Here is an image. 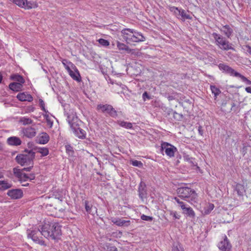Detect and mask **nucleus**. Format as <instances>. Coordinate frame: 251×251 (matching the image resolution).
Wrapping results in <instances>:
<instances>
[{
  "mask_svg": "<svg viewBox=\"0 0 251 251\" xmlns=\"http://www.w3.org/2000/svg\"><path fill=\"white\" fill-rule=\"evenodd\" d=\"M172 251H184L181 248H178L177 247H175L172 249Z\"/></svg>",
  "mask_w": 251,
  "mask_h": 251,
  "instance_id": "nucleus-54",
  "label": "nucleus"
},
{
  "mask_svg": "<svg viewBox=\"0 0 251 251\" xmlns=\"http://www.w3.org/2000/svg\"><path fill=\"white\" fill-rule=\"evenodd\" d=\"M142 98L144 101H145L146 99L150 100L151 99V97L146 91L143 94Z\"/></svg>",
  "mask_w": 251,
  "mask_h": 251,
  "instance_id": "nucleus-52",
  "label": "nucleus"
},
{
  "mask_svg": "<svg viewBox=\"0 0 251 251\" xmlns=\"http://www.w3.org/2000/svg\"><path fill=\"white\" fill-rule=\"evenodd\" d=\"M220 30L223 32L227 38H230L233 33V29L227 25H223L222 28L220 29Z\"/></svg>",
  "mask_w": 251,
  "mask_h": 251,
  "instance_id": "nucleus-19",
  "label": "nucleus"
},
{
  "mask_svg": "<svg viewBox=\"0 0 251 251\" xmlns=\"http://www.w3.org/2000/svg\"><path fill=\"white\" fill-rule=\"evenodd\" d=\"M218 248L221 251H230L231 246L229 243L227 238L225 236L223 241H221L218 244Z\"/></svg>",
  "mask_w": 251,
  "mask_h": 251,
  "instance_id": "nucleus-12",
  "label": "nucleus"
},
{
  "mask_svg": "<svg viewBox=\"0 0 251 251\" xmlns=\"http://www.w3.org/2000/svg\"><path fill=\"white\" fill-rule=\"evenodd\" d=\"M164 151L167 156L173 157L177 150L176 147L169 143L162 142L161 144V151Z\"/></svg>",
  "mask_w": 251,
  "mask_h": 251,
  "instance_id": "nucleus-9",
  "label": "nucleus"
},
{
  "mask_svg": "<svg viewBox=\"0 0 251 251\" xmlns=\"http://www.w3.org/2000/svg\"><path fill=\"white\" fill-rule=\"evenodd\" d=\"M25 80L22 76L17 74V92L21 91Z\"/></svg>",
  "mask_w": 251,
  "mask_h": 251,
  "instance_id": "nucleus-21",
  "label": "nucleus"
},
{
  "mask_svg": "<svg viewBox=\"0 0 251 251\" xmlns=\"http://www.w3.org/2000/svg\"><path fill=\"white\" fill-rule=\"evenodd\" d=\"M25 153L17 155V162L21 165H28L29 167L24 168V170H26L30 172L33 167V159L35 156V153L31 150L28 151L25 149Z\"/></svg>",
  "mask_w": 251,
  "mask_h": 251,
  "instance_id": "nucleus-3",
  "label": "nucleus"
},
{
  "mask_svg": "<svg viewBox=\"0 0 251 251\" xmlns=\"http://www.w3.org/2000/svg\"><path fill=\"white\" fill-rule=\"evenodd\" d=\"M65 115L67 116V121L75 136L80 139H85L86 132L80 127L82 122L78 119L76 113L73 109H70L68 112L65 111Z\"/></svg>",
  "mask_w": 251,
  "mask_h": 251,
  "instance_id": "nucleus-1",
  "label": "nucleus"
},
{
  "mask_svg": "<svg viewBox=\"0 0 251 251\" xmlns=\"http://www.w3.org/2000/svg\"><path fill=\"white\" fill-rule=\"evenodd\" d=\"M58 200H59L60 201H62V200H63V197L62 196H60V197H58L57 198Z\"/></svg>",
  "mask_w": 251,
  "mask_h": 251,
  "instance_id": "nucleus-63",
  "label": "nucleus"
},
{
  "mask_svg": "<svg viewBox=\"0 0 251 251\" xmlns=\"http://www.w3.org/2000/svg\"><path fill=\"white\" fill-rule=\"evenodd\" d=\"M26 171V170L18 169H17V178L18 181L20 182L22 185L23 186H27L29 185L28 183H23L28 180H32L35 179V176L34 173L27 174L25 172Z\"/></svg>",
  "mask_w": 251,
  "mask_h": 251,
  "instance_id": "nucleus-7",
  "label": "nucleus"
},
{
  "mask_svg": "<svg viewBox=\"0 0 251 251\" xmlns=\"http://www.w3.org/2000/svg\"><path fill=\"white\" fill-rule=\"evenodd\" d=\"M63 64L64 65L65 67V68L67 70L68 72L69 73L70 72H71V71H72V70L71 69V68H70L69 66L66 65L64 62H63Z\"/></svg>",
  "mask_w": 251,
  "mask_h": 251,
  "instance_id": "nucleus-56",
  "label": "nucleus"
},
{
  "mask_svg": "<svg viewBox=\"0 0 251 251\" xmlns=\"http://www.w3.org/2000/svg\"><path fill=\"white\" fill-rule=\"evenodd\" d=\"M13 170L14 173L15 174L16 173V168H13Z\"/></svg>",
  "mask_w": 251,
  "mask_h": 251,
  "instance_id": "nucleus-64",
  "label": "nucleus"
},
{
  "mask_svg": "<svg viewBox=\"0 0 251 251\" xmlns=\"http://www.w3.org/2000/svg\"><path fill=\"white\" fill-rule=\"evenodd\" d=\"M7 195L12 199H16V190L13 189L7 192Z\"/></svg>",
  "mask_w": 251,
  "mask_h": 251,
  "instance_id": "nucleus-46",
  "label": "nucleus"
},
{
  "mask_svg": "<svg viewBox=\"0 0 251 251\" xmlns=\"http://www.w3.org/2000/svg\"><path fill=\"white\" fill-rule=\"evenodd\" d=\"M210 87L212 93L214 96V99L216 100L217 96L221 93V90L214 85H211Z\"/></svg>",
  "mask_w": 251,
  "mask_h": 251,
  "instance_id": "nucleus-28",
  "label": "nucleus"
},
{
  "mask_svg": "<svg viewBox=\"0 0 251 251\" xmlns=\"http://www.w3.org/2000/svg\"><path fill=\"white\" fill-rule=\"evenodd\" d=\"M145 40V37L141 33L134 31V33L131 40V43L143 42Z\"/></svg>",
  "mask_w": 251,
  "mask_h": 251,
  "instance_id": "nucleus-18",
  "label": "nucleus"
},
{
  "mask_svg": "<svg viewBox=\"0 0 251 251\" xmlns=\"http://www.w3.org/2000/svg\"><path fill=\"white\" fill-rule=\"evenodd\" d=\"M198 130H199V132L200 134L202 135L203 134V131H202V130L201 129V126H200L199 127Z\"/></svg>",
  "mask_w": 251,
  "mask_h": 251,
  "instance_id": "nucleus-60",
  "label": "nucleus"
},
{
  "mask_svg": "<svg viewBox=\"0 0 251 251\" xmlns=\"http://www.w3.org/2000/svg\"><path fill=\"white\" fill-rule=\"evenodd\" d=\"M131 164L133 166H136V167H138L139 168H141L143 167V163L140 161H138V160H132Z\"/></svg>",
  "mask_w": 251,
  "mask_h": 251,
  "instance_id": "nucleus-41",
  "label": "nucleus"
},
{
  "mask_svg": "<svg viewBox=\"0 0 251 251\" xmlns=\"http://www.w3.org/2000/svg\"><path fill=\"white\" fill-rule=\"evenodd\" d=\"M98 42L99 44L103 47H107L109 45V42L108 40L100 38L99 39Z\"/></svg>",
  "mask_w": 251,
  "mask_h": 251,
  "instance_id": "nucleus-39",
  "label": "nucleus"
},
{
  "mask_svg": "<svg viewBox=\"0 0 251 251\" xmlns=\"http://www.w3.org/2000/svg\"><path fill=\"white\" fill-rule=\"evenodd\" d=\"M7 143L9 145H16V137H10L7 139Z\"/></svg>",
  "mask_w": 251,
  "mask_h": 251,
  "instance_id": "nucleus-42",
  "label": "nucleus"
},
{
  "mask_svg": "<svg viewBox=\"0 0 251 251\" xmlns=\"http://www.w3.org/2000/svg\"><path fill=\"white\" fill-rule=\"evenodd\" d=\"M249 147H250L249 145L243 144V147L241 150V152L243 154V156L247 153L248 148Z\"/></svg>",
  "mask_w": 251,
  "mask_h": 251,
  "instance_id": "nucleus-43",
  "label": "nucleus"
},
{
  "mask_svg": "<svg viewBox=\"0 0 251 251\" xmlns=\"http://www.w3.org/2000/svg\"><path fill=\"white\" fill-rule=\"evenodd\" d=\"M12 184L7 181L0 180V191H3L10 188Z\"/></svg>",
  "mask_w": 251,
  "mask_h": 251,
  "instance_id": "nucleus-27",
  "label": "nucleus"
},
{
  "mask_svg": "<svg viewBox=\"0 0 251 251\" xmlns=\"http://www.w3.org/2000/svg\"><path fill=\"white\" fill-rule=\"evenodd\" d=\"M170 215L172 216L174 220L179 219L180 216L177 214L176 211H170Z\"/></svg>",
  "mask_w": 251,
  "mask_h": 251,
  "instance_id": "nucleus-47",
  "label": "nucleus"
},
{
  "mask_svg": "<svg viewBox=\"0 0 251 251\" xmlns=\"http://www.w3.org/2000/svg\"><path fill=\"white\" fill-rule=\"evenodd\" d=\"M23 133L24 136L29 138H32L36 134V129L32 127H28L23 129Z\"/></svg>",
  "mask_w": 251,
  "mask_h": 251,
  "instance_id": "nucleus-15",
  "label": "nucleus"
},
{
  "mask_svg": "<svg viewBox=\"0 0 251 251\" xmlns=\"http://www.w3.org/2000/svg\"><path fill=\"white\" fill-rule=\"evenodd\" d=\"M134 31L133 29L130 28H126L122 30L121 33L123 36V38L126 41L127 43H131Z\"/></svg>",
  "mask_w": 251,
  "mask_h": 251,
  "instance_id": "nucleus-13",
  "label": "nucleus"
},
{
  "mask_svg": "<svg viewBox=\"0 0 251 251\" xmlns=\"http://www.w3.org/2000/svg\"><path fill=\"white\" fill-rule=\"evenodd\" d=\"M180 9H179L178 7H175V6H171L170 7V10L171 12H174V13L176 15V16L178 18L177 15L178 13V11Z\"/></svg>",
  "mask_w": 251,
  "mask_h": 251,
  "instance_id": "nucleus-44",
  "label": "nucleus"
},
{
  "mask_svg": "<svg viewBox=\"0 0 251 251\" xmlns=\"http://www.w3.org/2000/svg\"><path fill=\"white\" fill-rule=\"evenodd\" d=\"M42 226V236L50 240H58L62 235V226L58 223H45Z\"/></svg>",
  "mask_w": 251,
  "mask_h": 251,
  "instance_id": "nucleus-2",
  "label": "nucleus"
},
{
  "mask_svg": "<svg viewBox=\"0 0 251 251\" xmlns=\"http://www.w3.org/2000/svg\"><path fill=\"white\" fill-rule=\"evenodd\" d=\"M84 204L85 208L87 213L93 214L92 212V210L93 208L92 205L89 203V201H84Z\"/></svg>",
  "mask_w": 251,
  "mask_h": 251,
  "instance_id": "nucleus-33",
  "label": "nucleus"
},
{
  "mask_svg": "<svg viewBox=\"0 0 251 251\" xmlns=\"http://www.w3.org/2000/svg\"><path fill=\"white\" fill-rule=\"evenodd\" d=\"M177 194L180 198L188 201H196L197 194L196 191L188 187H182L177 189Z\"/></svg>",
  "mask_w": 251,
  "mask_h": 251,
  "instance_id": "nucleus-4",
  "label": "nucleus"
},
{
  "mask_svg": "<svg viewBox=\"0 0 251 251\" xmlns=\"http://www.w3.org/2000/svg\"><path fill=\"white\" fill-rule=\"evenodd\" d=\"M27 236L32 241L41 246H46L45 241L42 239V226L40 225L38 228H32L27 230Z\"/></svg>",
  "mask_w": 251,
  "mask_h": 251,
  "instance_id": "nucleus-5",
  "label": "nucleus"
},
{
  "mask_svg": "<svg viewBox=\"0 0 251 251\" xmlns=\"http://www.w3.org/2000/svg\"><path fill=\"white\" fill-rule=\"evenodd\" d=\"M245 90L246 91V92H247L248 93H251V87H247L245 88Z\"/></svg>",
  "mask_w": 251,
  "mask_h": 251,
  "instance_id": "nucleus-57",
  "label": "nucleus"
},
{
  "mask_svg": "<svg viewBox=\"0 0 251 251\" xmlns=\"http://www.w3.org/2000/svg\"><path fill=\"white\" fill-rule=\"evenodd\" d=\"M37 151L40 153L42 156H47L49 152V150L47 148H39L37 149Z\"/></svg>",
  "mask_w": 251,
  "mask_h": 251,
  "instance_id": "nucleus-34",
  "label": "nucleus"
},
{
  "mask_svg": "<svg viewBox=\"0 0 251 251\" xmlns=\"http://www.w3.org/2000/svg\"><path fill=\"white\" fill-rule=\"evenodd\" d=\"M138 192L139 197L142 201L147 198V186L144 182L142 181L140 182L138 186Z\"/></svg>",
  "mask_w": 251,
  "mask_h": 251,
  "instance_id": "nucleus-10",
  "label": "nucleus"
},
{
  "mask_svg": "<svg viewBox=\"0 0 251 251\" xmlns=\"http://www.w3.org/2000/svg\"><path fill=\"white\" fill-rule=\"evenodd\" d=\"M218 67L221 71H223V73L229 74L230 75L235 76V74L236 73H238L232 68L224 63L219 64Z\"/></svg>",
  "mask_w": 251,
  "mask_h": 251,
  "instance_id": "nucleus-11",
  "label": "nucleus"
},
{
  "mask_svg": "<svg viewBox=\"0 0 251 251\" xmlns=\"http://www.w3.org/2000/svg\"><path fill=\"white\" fill-rule=\"evenodd\" d=\"M182 210L183 211V213L184 215H186L187 217H189V218L194 219L195 217V213L193 209L189 206H187L186 205H185L182 208Z\"/></svg>",
  "mask_w": 251,
  "mask_h": 251,
  "instance_id": "nucleus-17",
  "label": "nucleus"
},
{
  "mask_svg": "<svg viewBox=\"0 0 251 251\" xmlns=\"http://www.w3.org/2000/svg\"><path fill=\"white\" fill-rule=\"evenodd\" d=\"M117 123L121 126L127 129H131L133 128L132 124L130 122H127L124 121H118Z\"/></svg>",
  "mask_w": 251,
  "mask_h": 251,
  "instance_id": "nucleus-30",
  "label": "nucleus"
},
{
  "mask_svg": "<svg viewBox=\"0 0 251 251\" xmlns=\"http://www.w3.org/2000/svg\"><path fill=\"white\" fill-rule=\"evenodd\" d=\"M117 46L119 50L121 51H126L127 53H130L132 51V50L130 49L128 46L126 45V44L121 43L119 41L117 42Z\"/></svg>",
  "mask_w": 251,
  "mask_h": 251,
  "instance_id": "nucleus-23",
  "label": "nucleus"
},
{
  "mask_svg": "<svg viewBox=\"0 0 251 251\" xmlns=\"http://www.w3.org/2000/svg\"><path fill=\"white\" fill-rule=\"evenodd\" d=\"M231 110L233 111L234 112H238L239 111V108L238 107L236 106V104L232 102L231 104Z\"/></svg>",
  "mask_w": 251,
  "mask_h": 251,
  "instance_id": "nucleus-51",
  "label": "nucleus"
},
{
  "mask_svg": "<svg viewBox=\"0 0 251 251\" xmlns=\"http://www.w3.org/2000/svg\"><path fill=\"white\" fill-rule=\"evenodd\" d=\"M212 36L215 40L216 44L221 49L224 50H235V49L233 47L232 44L227 41L223 36L216 32H213L212 34Z\"/></svg>",
  "mask_w": 251,
  "mask_h": 251,
  "instance_id": "nucleus-6",
  "label": "nucleus"
},
{
  "mask_svg": "<svg viewBox=\"0 0 251 251\" xmlns=\"http://www.w3.org/2000/svg\"><path fill=\"white\" fill-rule=\"evenodd\" d=\"M184 159L186 161H187L189 163H190L193 166H197V163L195 161V158L189 157L188 155L184 156Z\"/></svg>",
  "mask_w": 251,
  "mask_h": 251,
  "instance_id": "nucleus-32",
  "label": "nucleus"
},
{
  "mask_svg": "<svg viewBox=\"0 0 251 251\" xmlns=\"http://www.w3.org/2000/svg\"><path fill=\"white\" fill-rule=\"evenodd\" d=\"M31 3L28 2L27 0H17V5L25 9H30L32 8Z\"/></svg>",
  "mask_w": 251,
  "mask_h": 251,
  "instance_id": "nucleus-20",
  "label": "nucleus"
},
{
  "mask_svg": "<svg viewBox=\"0 0 251 251\" xmlns=\"http://www.w3.org/2000/svg\"><path fill=\"white\" fill-rule=\"evenodd\" d=\"M69 74L73 79L77 81V82H80L81 80V78L79 72L76 69L75 72L72 71Z\"/></svg>",
  "mask_w": 251,
  "mask_h": 251,
  "instance_id": "nucleus-26",
  "label": "nucleus"
},
{
  "mask_svg": "<svg viewBox=\"0 0 251 251\" xmlns=\"http://www.w3.org/2000/svg\"><path fill=\"white\" fill-rule=\"evenodd\" d=\"M103 248L106 251H118V249L115 246L108 243L104 244Z\"/></svg>",
  "mask_w": 251,
  "mask_h": 251,
  "instance_id": "nucleus-31",
  "label": "nucleus"
},
{
  "mask_svg": "<svg viewBox=\"0 0 251 251\" xmlns=\"http://www.w3.org/2000/svg\"><path fill=\"white\" fill-rule=\"evenodd\" d=\"M49 135L46 132H43L39 138V143L41 144H46L49 142Z\"/></svg>",
  "mask_w": 251,
  "mask_h": 251,
  "instance_id": "nucleus-25",
  "label": "nucleus"
},
{
  "mask_svg": "<svg viewBox=\"0 0 251 251\" xmlns=\"http://www.w3.org/2000/svg\"><path fill=\"white\" fill-rule=\"evenodd\" d=\"M32 122L31 119L25 117H21L19 120V123L24 126L31 124Z\"/></svg>",
  "mask_w": 251,
  "mask_h": 251,
  "instance_id": "nucleus-29",
  "label": "nucleus"
},
{
  "mask_svg": "<svg viewBox=\"0 0 251 251\" xmlns=\"http://www.w3.org/2000/svg\"><path fill=\"white\" fill-rule=\"evenodd\" d=\"M9 89L13 91H16V83L15 82H12L10 83L9 85Z\"/></svg>",
  "mask_w": 251,
  "mask_h": 251,
  "instance_id": "nucleus-53",
  "label": "nucleus"
},
{
  "mask_svg": "<svg viewBox=\"0 0 251 251\" xmlns=\"http://www.w3.org/2000/svg\"><path fill=\"white\" fill-rule=\"evenodd\" d=\"M39 105L41 108V109L43 111H44V112H45L46 113L48 112V111L45 108V103H44V101H43V100L42 99H39Z\"/></svg>",
  "mask_w": 251,
  "mask_h": 251,
  "instance_id": "nucleus-45",
  "label": "nucleus"
},
{
  "mask_svg": "<svg viewBox=\"0 0 251 251\" xmlns=\"http://www.w3.org/2000/svg\"><path fill=\"white\" fill-rule=\"evenodd\" d=\"M43 116L46 119L47 125L49 126L50 127H51L53 125V122L51 120L49 115L46 113V114H43Z\"/></svg>",
  "mask_w": 251,
  "mask_h": 251,
  "instance_id": "nucleus-38",
  "label": "nucleus"
},
{
  "mask_svg": "<svg viewBox=\"0 0 251 251\" xmlns=\"http://www.w3.org/2000/svg\"><path fill=\"white\" fill-rule=\"evenodd\" d=\"M175 201L177 202V203L179 204V206L182 209L184 206L186 205L183 201H181L176 197L175 198Z\"/></svg>",
  "mask_w": 251,
  "mask_h": 251,
  "instance_id": "nucleus-50",
  "label": "nucleus"
},
{
  "mask_svg": "<svg viewBox=\"0 0 251 251\" xmlns=\"http://www.w3.org/2000/svg\"><path fill=\"white\" fill-rule=\"evenodd\" d=\"M23 196V192L20 189H17V199H20Z\"/></svg>",
  "mask_w": 251,
  "mask_h": 251,
  "instance_id": "nucleus-49",
  "label": "nucleus"
},
{
  "mask_svg": "<svg viewBox=\"0 0 251 251\" xmlns=\"http://www.w3.org/2000/svg\"><path fill=\"white\" fill-rule=\"evenodd\" d=\"M142 220L146 221H151L153 220L152 217L147 216L145 215H142L141 217Z\"/></svg>",
  "mask_w": 251,
  "mask_h": 251,
  "instance_id": "nucleus-48",
  "label": "nucleus"
},
{
  "mask_svg": "<svg viewBox=\"0 0 251 251\" xmlns=\"http://www.w3.org/2000/svg\"><path fill=\"white\" fill-rule=\"evenodd\" d=\"M247 51L251 55V47L249 45H246Z\"/></svg>",
  "mask_w": 251,
  "mask_h": 251,
  "instance_id": "nucleus-55",
  "label": "nucleus"
},
{
  "mask_svg": "<svg viewBox=\"0 0 251 251\" xmlns=\"http://www.w3.org/2000/svg\"><path fill=\"white\" fill-rule=\"evenodd\" d=\"M249 249L251 250V239L248 242Z\"/></svg>",
  "mask_w": 251,
  "mask_h": 251,
  "instance_id": "nucleus-61",
  "label": "nucleus"
},
{
  "mask_svg": "<svg viewBox=\"0 0 251 251\" xmlns=\"http://www.w3.org/2000/svg\"><path fill=\"white\" fill-rule=\"evenodd\" d=\"M3 176V172H2L1 170L0 169V178H2Z\"/></svg>",
  "mask_w": 251,
  "mask_h": 251,
  "instance_id": "nucleus-62",
  "label": "nucleus"
},
{
  "mask_svg": "<svg viewBox=\"0 0 251 251\" xmlns=\"http://www.w3.org/2000/svg\"><path fill=\"white\" fill-rule=\"evenodd\" d=\"M236 77H240L241 80L245 82L248 85H251V81L247 79L245 76L244 75H241L240 73H236L235 74Z\"/></svg>",
  "mask_w": 251,
  "mask_h": 251,
  "instance_id": "nucleus-35",
  "label": "nucleus"
},
{
  "mask_svg": "<svg viewBox=\"0 0 251 251\" xmlns=\"http://www.w3.org/2000/svg\"><path fill=\"white\" fill-rule=\"evenodd\" d=\"M167 98L169 100H173L175 99L174 96H172V95L168 96Z\"/></svg>",
  "mask_w": 251,
  "mask_h": 251,
  "instance_id": "nucleus-59",
  "label": "nucleus"
},
{
  "mask_svg": "<svg viewBox=\"0 0 251 251\" xmlns=\"http://www.w3.org/2000/svg\"><path fill=\"white\" fill-rule=\"evenodd\" d=\"M178 16H181V18L180 19L182 21H185V20H191L192 19V17L188 14H187L186 13V12L182 9H180L179 11H178V15H177V17Z\"/></svg>",
  "mask_w": 251,
  "mask_h": 251,
  "instance_id": "nucleus-22",
  "label": "nucleus"
},
{
  "mask_svg": "<svg viewBox=\"0 0 251 251\" xmlns=\"http://www.w3.org/2000/svg\"><path fill=\"white\" fill-rule=\"evenodd\" d=\"M214 205L212 203H208L207 207L204 209V214H208L213 209Z\"/></svg>",
  "mask_w": 251,
  "mask_h": 251,
  "instance_id": "nucleus-37",
  "label": "nucleus"
},
{
  "mask_svg": "<svg viewBox=\"0 0 251 251\" xmlns=\"http://www.w3.org/2000/svg\"><path fill=\"white\" fill-rule=\"evenodd\" d=\"M235 190L237 192V194L240 196H243L245 192L244 185L239 183L236 185Z\"/></svg>",
  "mask_w": 251,
  "mask_h": 251,
  "instance_id": "nucleus-24",
  "label": "nucleus"
},
{
  "mask_svg": "<svg viewBox=\"0 0 251 251\" xmlns=\"http://www.w3.org/2000/svg\"><path fill=\"white\" fill-rule=\"evenodd\" d=\"M22 141L19 138L17 137V146L20 145Z\"/></svg>",
  "mask_w": 251,
  "mask_h": 251,
  "instance_id": "nucleus-58",
  "label": "nucleus"
},
{
  "mask_svg": "<svg viewBox=\"0 0 251 251\" xmlns=\"http://www.w3.org/2000/svg\"><path fill=\"white\" fill-rule=\"evenodd\" d=\"M66 152L71 156H73L74 154V151L73 147L70 145H66L65 146Z\"/></svg>",
  "mask_w": 251,
  "mask_h": 251,
  "instance_id": "nucleus-36",
  "label": "nucleus"
},
{
  "mask_svg": "<svg viewBox=\"0 0 251 251\" xmlns=\"http://www.w3.org/2000/svg\"><path fill=\"white\" fill-rule=\"evenodd\" d=\"M173 116L174 118L177 121H181L183 118L182 114L178 113L176 111L173 112Z\"/></svg>",
  "mask_w": 251,
  "mask_h": 251,
  "instance_id": "nucleus-40",
  "label": "nucleus"
},
{
  "mask_svg": "<svg viewBox=\"0 0 251 251\" xmlns=\"http://www.w3.org/2000/svg\"><path fill=\"white\" fill-rule=\"evenodd\" d=\"M97 109L103 113L108 114L112 118H116L118 116L117 111L110 104H98Z\"/></svg>",
  "mask_w": 251,
  "mask_h": 251,
  "instance_id": "nucleus-8",
  "label": "nucleus"
},
{
  "mask_svg": "<svg viewBox=\"0 0 251 251\" xmlns=\"http://www.w3.org/2000/svg\"><path fill=\"white\" fill-rule=\"evenodd\" d=\"M17 99L21 101H32L33 98L31 95L27 92L20 93L17 95Z\"/></svg>",
  "mask_w": 251,
  "mask_h": 251,
  "instance_id": "nucleus-16",
  "label": "nucleus"
},
{
  "mask_svg": "<svg viewBox=\"0 0 251 251\" xmlns=\"http://www.w3.org/2000/svg\"><path fill=\"white\" fill-rule=\"evenodd\" d=\"M112 222L119 226H128L130 224L129 220H125L119 218H114L112 219Z\"/></svg>",
  "mask_w": 251,
  "mask_h": 251,
  "instance_id": "nucleus-14",
  "label": "nucleus"
}]
</instances>
